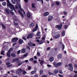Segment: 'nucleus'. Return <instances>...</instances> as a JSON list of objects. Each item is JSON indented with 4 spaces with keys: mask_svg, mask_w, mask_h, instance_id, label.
Returning a JSON list of instances; mask_svg holds the SVG:
<instances>
[{
    "mask_svg": "<svg viewBox=\"0 0 77 77\" xmlns=\"http://www.w3.org/2000/svg\"><path fill=\"white\" fill-rule=\"evenodd\" d=\"M7 2L8 3V6H10V8L11 9V11H14V10L15 12L16 13H17V12H16L15 10L14 9V5H12L10 3V2H9V0H7Z\"/></svg>",
    "mask_w": 77,
    "mask_h": 77,
    "instance_id": "f257e3e1",
    "label": "nucleus"
},
{
    "mask_svg": "<svg viewBox=\"0 0 77 77\" xmlns=\"http://www.w3.org/2000/svg\"><path fill=\"white\" fill-rule=\"evenodd\" d=\"M22 72L23 70L21 69H19L16 71V73L20 76V75H21V72Z\"/></svg>",
    "mask_w": 77,
    "mask_h": 77,
    "instance_id": "f03ea898",
    "label": "nucleus"
},
{
    "mask_svg": "<svg viewBox=\"0 0 77 77\" xmlns=\"http://www.w3.org/2000/svg\"><path fill=\"white\" fill-rule=\"evenodd\" d=\"M54 65L55 67H57V66H61L62 65V63L61 62H60L58 63L57 64H56V63H54Z\"/></svg>",
    "mask_w": 77,
    "mask_h": 77,
    "instance_id": "7ed1b4c3",
    "label": "nucleus"
},
{
    "mask_svg": "<svg viewBox=\"0 0 77 77\" xmlns=\"http://www.w3.org/2000/svg\"><path fill=\"white\" fill-rule=\"evenodd\" d=\"M60 32H59L58 33H57L56 35L54 36L53 37L55 39H58V38H59L60 37Z\"/></svg>",
    "mask_w": 77,
    "mask_h": 77,
    "instance_id": "20e7f679",
    "label": "nucleus"
},
{
    "mask_svg": "<svg viewBox=\"0 0 77 77\" xmlns=\"http://www.w3.org/2000/svg\"><path fill=\"white\" fill-rule=\"evenodd\" d=\"M62 24L60 25H57L55 26V28L58 29V30H61V29H62Z\"/></svg>",
    "mask_w": 77,
    "mask_h": 77,
    "instance_id": "39448f33",
    "label": "nucleus"
},
{
    "mask_svg": "<svg viewBox=\"0 0 77 77\" xmlns=\"http://www.w3.org/2000/svg\"><path fill=\"white\" fill-rule=\"evenodd\" d=\"M72 65L71 63H69V66L70 67L69 68V70L71 71H72L73 69V67H72Z\"/></svg>",
    "mask_w": 77,
    "mask_h": 77,
    "instance_id": "423d86ee",
    "label": "nucleus"
},
{
    "mask_svg": "<svg viewBox=\"0 0 77 77\" xmlns=\"http://www.w3.org/2000/svg\"><path fill=\"white\" fill-rule=\"evenodd\" d=\"M18 40V38L17 37H15L13 38L12 40V42H15L17 41Z\"/></svg>",
    "mask_w": 77,
    "mask_h": 77,
    "instance_id": "0eeeda50",
    "label": "nucleus"
},
{
    "mask_svg": "<svg viewBox=\"0 0 77 77\" xmlns=\"http://www.w3.org/2000/svg\"><path fill=\"white\" fill-rule=\"evenodd\" d=\"M53 17L52 16H49L48 17V21H51V20L53 19Z\"/></svg>",
    "mask_w": 77,
    "mask_h": 77,
    "instance_id": "6e6552de",
    "label": "nucleus"
},
{
    "mask_svg": "<svg viewBox=\"0 0 77 77\" xmlns=\"http://www.w3.org/2000/svg\"><path fill=\"white\" fill-rule=\"evenodd\" d=\"M38 28V25H37L35 27V28H34V29H33L32 31L33 32H35V31H36Z\"/></svg>",
    "mask_w": 77,
    "mask_h": 77,
    "instance_id": "1a4fd4ad",
    "label": "nucleus"
},
{
    "mask_svg": "<svg viewBox=\"0 0 77 77\" xmlns=\"http://www.w3.org/2000/svg\"><path fill=\"white\" fill-rule=\"evenodd\" d=\"M15 1L16 2H20V0H12V2L13 4H15Z\"/></svg>",
    "mask_w": 77,
    "mask_h": 77,
    "instance_id": "9d476101",
    "label": "nucleus"
},
{
    "mask_svg": "<svg viewBox=\"0 0 77 77\" xmlns=\"http://www.w3.org/2000/svg\"><path fill=\"white\" fill-rule=\"evenodd\" d=\"M48 15H49V13L48 12H47L44 13L43 16L44 17H47V16H48Z\"/></svg>",
    "mask_w": 77,
    "mask_h": 77,
    "instance_id": "9b49d317",
    "label": "nucleus"
},
{
    "mask_svg": "<svg viewBox=\"0 0 77 77\" xmlns=\"http://www.w3.org/2000/svg\"><path fill=\"white\" fill-rule=\"evenodd\" d=\"M32 36H33V35L32 34H29L27 37V39H29V38H32Z\"/></svg>",
    "mask_w": 77,
    "mask_h": 77,
    "instance_id": "f8f14e48",
    "label": "nucleus"
},
{
    "mask_svg": "<svg viewBox=\"0 0 77 77\" xmlns=\"http://www.w3.org/2000/svg\"><path fill=\"white\" fill-rule=\"evenodd\" d=\"M6 65H7V67H11V66H12V64H10V63H6Z\"/></svg>",
    "mask_w": 77,
    "mask_h": 77,
    "instance_id": "ddd939ff",
    "label": "nucleus"
},
{
    "mask_svg": "<svg viewBox=\"0 0 77 77\" xmlns=\"http://www.w3.org/2000/svg\"><path fill=\"white\" fill-rule=\"evenodd\" d=\"M62 57V54H59L57 56V58L58 59H61Z\"/></svg>",
    "mask_w": 77,
    "mask_h": 77,
    "instance_id": "4468645a",
    "label": "nucleus"
},
{
    "mask_svg": "<svg viewBox=\"0 0 77 77\" xmlns=\"http://www.w3.org/2000/svg\"><path fill=\"white\" fill-rule=\"evenodd\" d=\"M27 17L28 18H30L31 16L30 15V12H27Z\"/></svg>",
    "mask_w": 77,
    "mask_h": 77,
    "instance_id": "2eb2a0df",
    "label": "nucleus"
},
{
    "mask_svg": "<svg viewBox=\"0 0 77 77\" xmlns=\"http://www.w3.org/2000/svg\"><path fill=\"white\" fill-rule=\"evenodd\" d=\"M36 70L33 71L31 72V75H33V74H36Z\"/></svg>",
    "mask_w": 77,
    "mask_h": 77,
    "instance_id": "dca6fc26",
    "label": "nucleus"
},
{
    "mask_svg": "<svg viewBox=\"0 0 77 77\" xmlns=\"http://www.w3.org/2000/svg\"><path fill=\"white\" fill-rule=\"evenodd\" d=\"M18 12H19V14H20L21 17H23V18H24V16L23 15V13H21V11H20V10H19Z\"/></svg>",
    "mask_w": 77,
    "mask_h": 77,
    "instance_id": "f3484780",
    "label": "nucleus"
},
{
    "mask_svg": "<svg viewBox=\"0 0 77 77\" xmlns=\"http://www.w3.org/2000/svg\"><path fill=\"white\" fill-rule=\"evenodd\" d=\"M11 56H12V57H16V54H15L14 53H11Z\"/></svg>",
    "mask_w": 77,
    "mask_h": 77,
    "instance_id": "a211bd4d",
    "label": "nucleus"
},
{
    "mask_svg": "<svg viewBox=\"0 0 77 77\" xmlns=\"http://www.w3.org/2000/svg\"><path fill=\"white\" fill-rule=\"evenodd\" d=\"M53 60H54V58L53 57H51L49 58V60L51 62H52L53 61Z\"/></svg>",
    "mask_w": 77,
    "mask_h": 77,
    "instance_id": "6ab92c4d",
    "label": "nucleus"
},
{
    "mask_svg": "<svg viewBox=\"0 0 77 77\" xmlns=\"http://www.w3.org/2000/svg\"><path fill=\"white\" fill-rule=\"evenodd\" d=\"M19 42L20 44H21L22 43H23V41L22 40V39H20L19 40Z\"/></svg>",
    "mask_w": 77,
    "mask_h": 77,
    "instance_id": "aec40b11",
    "label": "nucleus"
},
{
    "mask_svg": "<svg viewBox=\"0 0 77 77\" xmlns=\"http://www.w3.org/2000/svg\"><path fill=\"white\" fill-rule=\"evenodd\" d=\"M10 54H11V52L8 51V52L7 54V56L8 57H11V55H10Z\"/></svg>",
    "mask_w": 77,
    "mask_h": 77,
    "instance_id": "412c9836",
    "label": "nucleus"
},
{
    "mask_svg": "<svg viewBox=\"0 0 77 77\" xmlns=\"http://www.w3.org/2000/svg\"><path fill=\"white\" fill-rule=\"evenodd\" d=\"M18 59L16 58L15 59H14L12 61L13 62H17V61H18Z\"/></svg>",
    "mask_w": 77,
    "mask_h": 77,
    "instance_id": "4be33fe9",
    "label": "nucleus"
},
{
    "mask_svg": "<svg viewBox=\"0 0 77 77\" xmlns=\"http://www.w3.org/2000/svg\"><path fill=\"white\" fill-rule=\"evenodd\" d=\"M58 70L55 69L54 70V74H57L58 73Z\"/></svg>",
    "mask_w": 77,
    "mask_h": 77,
    "instance_id": "5701e85b",
    "label": "nucleus"
},
{
    "mask_svg": "<svg viewBox=\"0 0 77 77\" xmlns=\"http://www.w3.org/2000/svg\"><path fill=\"white\" fill-rule=\"evenodd\" d=\"M22 53H24L26 52V49L25 48L21 50Z\"/></svg>",
    "mask_w": 77,
    "mask_h": 77,
    "instance_id": "b1692460",
    "label": "nucleus"
},
{
    "mask_svg": "<svg viewBox=\"0 0 77 77\" xmlns=\"http://www.w3.org/2000/svg\"><path fill=\"white\" fill-rule=\"evenodd\" d=\"M5 11L8 14H9L10 12L9 11H8V9L6 8L5 9Z\"/></svg>",
    "mask_w": 77,
    "mask_h": 77,
    "instance_id": "393cba45",
    "label": "nucleus"
},
{
    "mask_svg": "<svg viewBox=\"0 0 77 77\" xmlns=\"http://www.w3.org/2000/svg\"><path fill=\"white\" fill-rule=\"evenodd\" d=\"M26 35H24L23 37L22 38H23V39H24L25 41H26V40H27V39H26Z\"/></svg>",
    "mask_w": 77,
    "mask_h": 77,
    "instance_id": "a878e982",
    "label": "nucleus"
},
{
    "mask_svg": "<svg viewBox=\"0 0 77 77\" xmlns=\"http://www.w3.org/2000/svg\"><path fill=\"white\" fill-rule=\"evenodd\" d=\"M32 8H33L34 9H35V4H32Z\"/></svg>",
    "mask_w": 77,
    "mask_h": 77,
    "instance_id": "bb28decb",
    "label": "nucleus"
},
{
    "mask_svg": "<svg viewBox=\"0 0 77 77\" xmlns=\"http://www.w3.org/2000/svg\"><path fill=\"white\" fill-rule=\"evenodd\" d=\"M30 27H33L35 26V24H34V23H32L31 24H30L29 25Z\"/></svg>",
    "mask_w": 77,
    "mask_h": 77,
    "instance_id": "cd10ccee",
    "label": "nucleus"
},
{
    "mask_svg": "<svg viewBox=\"0 0 77 77\" xmlns=\"http://www.w3.org/2000/svg\"><path fill=\"white\" fill-rule=\"evenodd\" d=\"M28 45L30 46V47H32V44L31 42H29L28 43Z\"/></svg>",
    "mask_w": 77,
    "mask_h": 77,
    "instance_id": "c85d7f7f",
    "label": "nucleus"
},
{
    "mask_svg": "<svg viewBox=\"0 0 77 77\" xmlns=\"http://www.w3.org/2000/svg\"><path fill=\"white\" fill-rule=\"evenodd\" d=\"M1 54H2V55H5V51H2L1 53Z\"/></svg>",
    "mask_w": 77,
    "mask_h": 77,
    "instance_id": "c756f323",
    "label": "nucleus"
},
{
    "mask_svg": "<svg viewBox=\"0 0 77 77\" xmlns=\"http://www.w3.org/2000/svg\"><path fill=\"white\" fill-rule=\"evenodd\" d=\"M44 43V42L42 40L40 41L38 43L39 44H42Z\"/></svg>",
    "mask_w": 77,
    "mask_h": 77,
    "instance_id": "7c9ffc66",
    "label": "nucleus"
},
{
    "mask_svg": "<svg viewBox=\"0 0 77 77\" xmlns=\"http://www.w3.org/2000/svg\"><path fill=\"white\" fill-rule=\"evenodd\" d=\"M2 28H3V29H6V26H5V25H4L3 24H2Z\"/></svg>",
    "mask_w": 77,
    "mask_h": 77,
    "instance_id": "2f4dec72",
    "label": "nucleus"
},
{
    "mask_svg": "<svg viewBox=\"0 0 77 77\" xmlns=\"http://www.w3.org/2000/svg\"><path fill=\"white\" fill-rule=\"evenodd\" d=\"M65 31H63L62 32V35L63 36H65Z\"/></svg>",
    "mask_w": 77,
    "mask_h": 77,
    "instance_id": "473e14b6",
    "label": "nucleus"
},
{
    "mask_svg": "<svg viewBox=\"0 0 77 77\" xmlns=\"http://www.w3.org/2000/svg\"><path fill=\"white\" fill-rule=\"evenodd\" d=\"M40 33H40V32H37V36H40Z\"/></svg>",
    "mask_w": 77,
    "mask_h": 77,
    "instance_id": "72a5a7b5",
    "label": "nucleus"
},
{
    "mask_svg": "<svg viewBox=\"0 0 77 77\" xmlns=\"http://www.w3.org/2000/svg\"><path fill=\"white\" fill-rule=\"evenodd\" d=\"M43 74V71L42 70H41L40 71V75H42V74Z\"/></svg>",
    "mask_w": 77,
    "mask_h": 77,
    "instance_id": "f704fd0d",
    "label": "nucleus"
},
{
    "mask_svg": "<svg viewBox=\"0 0 77 77\" xmlns=\"http://www.w3.org/2000/svg\"><path fill=\"white\" fill-rule=\"evenodd\" d=\"M56 2L57 5V6H59V5H60V3H59V2Z\"/></svg>",
    "mask_w": 77,
    "mask_h": 77,
    "instance_id": "c9c22d12",
    "label": "nucleus"
},
{
    "mask_svg": "<svg viewBox=\"0 0 77 77\" xmlns=\"http://www.w3.org/2000/svg\"><path fill=\"white\" fill-rule=\"evenodd\" d=\"M27 56V54H25L23 57H22V58H24V57H26Z\"/></svg>",
    "mask_w": 77,
    "mask_h": 77,
    "instance_id": "e433bc0d",
    "label": "nucleus"
},
{
    "mask_svg": "<svg viewBox=\"0 0 77 77\" xmlns=\"http://www.w3.org/2000/svg\"><path fill=\"white\" fill-rule=\"evenodd\" d=\"M2 5H3V6H6V2H3L2 3Z\"/></svg>",
    "mask_w": 77,
    "mask_h": 77,
    "instance_id": "4c0bfd02",
    "label": "nucleus"
},
{
    "mask_svg": "<svg viewBox=\"0 0 77 77\" xmlns=\"http://www.w3.org/2000/svg\"><path fill=\"white\" fill-rule=\"evenodd\" d=\"M44 61L41 60L40 62V63L41 65H42V64L44 63Z\"/></svg>",
    "mask_w": 77,
    "mask_h": 77,
    "instance_id": "58836bf2",
    "label": "nucleus"
},
{
    "mask_svg": "<svg viewBox=\"0 0 77 77\" xmlns=\"http://www.w3.org/2000/svg\"><path fill=\"white\" fill-rule=\"evenodd\" d=\"M45 35H44L43 36V37L42 38V40H44V39H45Z\"/></svg>",
    "mask_w": 77,
    "mask_h": 77,
    "instance_id": "ea45409f",
    "label": "nucleus"
},
{
    "mask_svg": "<svg viewBox=\"0 0 77 77\" xmlns=\"http://www.w3.org/2000/svg\"><path fill=\"white\" fill-rule=\"evenodd\" d=\"M55 20L57 21H60V19L59 18H57L55 19Z\"/></svg>",
    "mask_w": 77,
    "mask_h": 77,
    "instance_id": "a19ab883",
    "label": "nucleus"
},
{
    "mask_svg": "<svg viewBox=\"0 0 77 77\" xmlns=\"http://www.w3.org/2000/svg\"><path fill=\"white\" fill-rule=\"evenodd\" d=\"M67 27H68V25H65L64 27V28L65 29H67Z\"/></svg>",
    "mask_w": 77,
    "mask_h": 77,
    "instance_id": "79ce46f5",
    "label": "nucleus"
},
{
    "mask_svg": "<svg viewBox=\"0 0 77 77\" xmlns=\"http://www.w3.org/2000/svg\"><path fill=\"white\" fill-rule=\"evenodd\" d=\"M15 8H16V9H18V6H17V5H16L15 6Z\"/></svg>",
    "mask_w": 77,
    "mask_h": 77,
    "instance_id": "37998d69",
    "label": "nucleus"
},
{
    "mask_svg": "<svg viewBox=\"0 0 77 77\" xmlns=\"http://www.w3.org/2000/svg\"><path fill=\"white\" fill-rule=\"evenodd\" d=\"M29 60H30V61L31 62H32V61H33V58H31L29 59Z\"/></svg>",
    "mask_w": 77,
    "mask_h": 77,
    "instance_id": "c03bdc74",
    "label": "nucleus"
},
{
    "mask_svg": "<svg viewBox=\"0 0 77 77\" xmlns=\"http://www.w3.org/2000/svg\"><path fill=\"white\" fill-rule=\"evenodd\" d=\"M37 0L38 2H41V1L42 3V4L44 3L43 2V0Z\"/></svg>",
    "mask_w": 77,
    "mask_h": 77,
    "instance_id": "a18cd8bd",
    "label": "nucleus"
},
{
    "mask_svg": "<svg viewBox=\"0 0 77 77\" xmlns=\"http://www.w3.org/2000/svg\"><path fill=\"white\" fill-rule=\"evenodd\" d=\"M11 51H12V48H10L8 51V52H11Z\"/></svg>",
    "mask_w": 77,
    "mask_h": 77,
    "instance_id": "49530a36",
    "label": "nucleus"
},
{
    "mask_svg": "<svg viewBox=\"0 0 77 77\" xmlns=\"http://www.w3.org/2000/svg\"><path fill=\"white\" fill-rule=\"evenodd\" d=\"M23 64V63H19L18 64V66H20V65H22Z\"/></svg>",
    "mask_w": 77,
    "mask_h": 77,
    "instance_id": "de8ad7c7",
    "label": "nucleus"
},
{
    "mask_svg": "<svg viewBox=\"0 0 77 77\" xmlns=\"http://www.w3.org/2000/svg\"><path fill=\"white\" fill-rule=\"evenodd\" d=\"M20 52H21V50H19L17 52V54H19L20 53Z\"/></svg>",
    "mask_w": 77,
    "mask_h": 77,
    "instance_id": "09e8293b",
    "label": "nucleus"
},
{
    "mask_svg": "<svg viewBox=\"0 0 77 77\" xmlns=\"http://www.w3.org/2000/svg\"><path fill=\"white\" fill-rule=\"evenodd\" d=\"M63 14L64 15H67V13H66V12H64L63 13Z\"/></svg>",
    "mask_w": 77,
    "mask_h": 77,
    "instance_id": "8fccbe9b",
    "label": "nucleus"
},
{
    "mask_svg": "<svg viewBox=\"0 0 77 77\" xmlns=\"http://www.w3.org/2000/svg\"><path fill=\"white\" fill-rule=\"evenodd\" d=\"M22 73L23 74H26V72L25 71H23Z\"/></svg>",
    "mask_w": 77,
    "mask_h": 77,
    "instance_id": "3c124183",
    "label": "nucleus"
},
{
    "mask_svg": "<svg viewBox=\"0 0 77 77\" xmlns=\"http://www.w3.org/2000/svg\"><path fill=\"white\" fill-rule=\"evenodd\" d=\"M10 13L11 14V15H14V12L12 11L10 12Z\"/></svg>",
    "mask_w": 77,
    "mask_h": 77,
    "instance_id": "603ef678",
    "label": "nucleus"
},
{
    "mask_svg": "<svg viewBox=\"0 0 77 77\" xmlns=\"http://www.w3.org/2000/svg\"><path fill=\"white\" fill-rule=\"evenodd\" d=\"M14 25H15V26H18V23H14Z\"/></svg>",
    "mask_w": 77,
    "mask_h": 77,
    "instance_id": "864d4df0",
    "label": "nucleus"
},
{
    "mask_svg": "<svg viewBox=\"0 0 77 77\" xmlns=\"http://www.w3.org/2000/svg\"><path fill=\"white\" fill-rule=\"evenodd\" d=\"M28 69L30 70V69H31V67L30 66H28Z\"/></svg>",
    "mask_w": 77,
    "mask_h": 77,
    "instance_id": "5fc2aeb1",
    "label": "nucleus"
},
{
    "mask_svg": "<svg viewBox=\"0 0 77 77\" xmlns=\"http://www.w3.org/2000/svg\"><path fill=\"white\" fill-rule=\"evenodd\" d=\"M64 48H65V46L64 45H63L62 46L63 50H64Z\"/></svg>",
    "mask_w": 77,
    "mask_h": 77,
    "instance_id": "6e6d98bb",
    "label": "nucleus"
},
{
    "mask_svg": "<svg viewBox=\"0 0 77 77\" xmlns=\"http://www.w3.org/2000/svg\"><path fill=\"white\" fill-rule=\"evenodd\" d=\"M37 54L38 56H40V53H39V52H38Z\"/></svg>",
    "mask_w": 77,
    "mask_h": 77,
    "instance_id": "4d7b16f0",
    "label": "nucleus"
},
{
    "mask_svg": "<svg viewBox=\"0 0 77 77\" xmlns=\"http://www.w3.org/2000/svg\"><path fill=\"white\" fill-rule=\"evenodd\" d=\"M59 72L60 74H62V70H60L59 71Z\"/></svg>",
    "mask_w": 77,
    "mask_h": 77,
    "instance_id": "13d9d810",
    "label": "nucleus"
},
{
    "mask_svg": "<svg viewBox=\"0 0 77 77\" xmlns=\"http://www.w3.org/2000/svg\"><path fill=\"white\" fill-rule=\"evenodd\" d=\"M42 77H47V76L46 75H44L42 76Z\"/></svg>",
    "mask_w": 77,
    "mask_h": 77,
    "instance_id": "bf43d9fd",
    "label": "nucleus"
},
{
    "mask_svg": "<svg viewBox=\"0 0 77 77\" xmlns=\"http://www.w3.org/2000/svg\"><path fill=\"white\" fill-rule=\"evenodd\" d=\"M47 66H48V67H51V65H50L49 64H48L47 65Z\"/></svg>",
    "mask_w": 77,
    "mask_h": 77,
    "instance_id": "052dcab7",
    "label": "nucleus"
},
{
    "mask_svg": "<svg viewBox=\"0 0 77 77\" xmlns=\"http://www.w3.org/2000/svg\"><path fill=\"white\" fill-rule=\"evenodd\" d=\"M40 40H39V39H37V41H37V42H38V43H39V41H40Z\"/></svg>",
    "mask_w": 77,
    "mask_h": 77,
    "instance_id": "680f3d73",
    "label": "nucleus"
},
{
    "mask_svg": "<svg viewBox=\"0 0 77 77\" xmlns=\"http://www.w3.org/2000/svg\"><path fill=\"white\" fill-rule=\"evenodd\" d=\"M50 49V47H48L47 48V50H49Z\"/></svg>",
    "mask_w": 77,
    "mask_h": 77,
    "instance_id": "e2e57ef3",
    "label": "nucleus"
},
{
    "mask_svg": "<svg viewBox=\"0 0 77 77\" xmlns=\"http://www.w3.org/2000/svg\"><path fill=\"white\" fill-rule=\"evenodd\" d=\"M33 62L34 63H37V61H36V60L35 61H33Z\"/></svg>",
    "mask_w": 77,
    "mask_h": 77,
    "instance_id": "0e129e2a",
    "label": "nucleus"
},
{
    "mask_svg": "<svg viewBox=\"0 0 77 77\" xmlns=\"http://www.w3.org/2000/svg\"><path fill=\"white\" fill-rule=\"evenodd\" d=\"M74 67L75 68H77V65H74Z\"/></svg>",
    "mask_w": 77,
    "mask_h": 77,
    "instance_id": "69168bd1",
    "label": "nucleus"
},
{
    "mask_svg": "<svg viewBox=\"0 0 77 77\" xmlns=\"http://www.w3.org/2000/svg\"><path fill=\"white\" fill-rule=\"evenodd\" d=\"M34 77H38V75H35Z\"/></svg>",
    "mask_w": 77,
    "mask_h": 77,
    "instance_id": "338daca9",
    "label": "nucleus"
},
{
    "mask_svg": "<svg viewBox=\"0 0 77 77\" xmlns=\"http://www.w3.org/2000/svg\"><path fill=\"white\" fill-rule=\"evenodd\" d=\"M73 77H77V75H75Z\"/></svg>",
    "mask_w": 77,
    "mask_h": 77,
    "instance_id": "774afa93",
    "label": "nucleus"
}]
</instances>
